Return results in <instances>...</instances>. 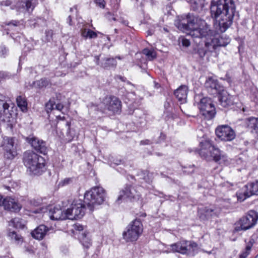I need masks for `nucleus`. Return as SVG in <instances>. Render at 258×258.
<instances>
[{
    "label": "nucleus",
    "instance_id": "52",
    "mask_svg": "<svg viewBox=\"0 0 258 258\" xmlns=\"http://www.w3.org/2000/svg\"><path fill=\"white\" fill-rule=\"evenodd\" d=\"M95 60L96 63L97 65H100V64L99 63V56L96 55L95 56Z\"/></svg>",
    "mask_w": 258,
    "mask_h": 258
},
{
    "label": "nucleus",
    "instance_id": "31",
    "mask_svg": "<svg viewBox=\"0 0 258 258\" xmlns=\"http://www.w3.org/2000/svg\"><path fill=\"white\" fill-rule=\"evenodd\" d=\"M17 103L19 107L22 111H25L27 110V103L25 98L19 96L16 99Z\"/></svg>",
    "mask_w": 258,
    "mask_h": 258
},
{
    "label": "nucleus",
    "instance_id": "16",
    "mask_svg": "<svg viewBox=\"0 0 258 258\" xmlns=\"http://www.w3.org/2000/svg\"><path fill=\"white\" fill-rule=\"evenodd\" d=\"M27 141L38 152L45 154L47 152L46 143L41 140L34 137H29L26 139Z\"/></svg>",
    "mask_w": 258,
    "mask_h": 258
},
{
    "label": "nucleus",
    "instance_id": "7",
    "mask_svg": "<svg viewBox=\"0 0 258 258\" xmlns=\"http://www.w3.org/2000/svg\"><path fill=\"white\" fill-rule=\"evenodd\" d=\"M200 146L199 154L201 157H204L208 160L213 159L217 161L220 160L221 151L219 149L213 146L210 141L201 142Z\"/></svg>",
    "mask_w": 258,
    "mask_h": 258
},
{
    "label": "nucleus",
    "instance_id": "59",
    "mask_svg": "<svg viewBox=\"0 0 258 258\" xmlns=\"http://www.w3.org/2000/svg\"><path fill=\"white\" fill-rule=\"evenodd\" d=\"M57 117V118H59L60 119H62V120H63L64 119V116L61 117L60 116H58Z\"/></svg>",
    "mask_w": 258,
    "mask_h": 258
},
{
    "label": "nucleus",
    "instance_id": "2",
    "mask_svg": "<svg viewBox=\"0 0 258 258\" xmlns=\"http://www.w3.org/2000/svg\"><path fill=\"white\" fill-rule=\"evenodd\" d=\"M23 160L27 171L30 174L39 175L45 171V159L32 151L25 152L23 155Z\"/></svg>",
    "mask_w": 258,
    "mask_h": 258
},
{
    "label": "nucleus",
    "instance_id": "46",
    "mask_svg": "<svg viewBox=\"0 0 258 258\" xmlns=\"http://www.w3.org/2000/svg\"><path fill=\"white\" fill-rule=\"evenodd\" d=\"M63 108V105L61 103H56L55 102L54 109H56L59 111H61Z\"/></svg>",
    "mask_w": 258,
    "mask_h": 258
},
{
    "label": "nucleus",
    "instance_id": "3",
    "mask_svg": "<svg viewBox=\"0 0 258 258\" xmlns=\"http://www.w3.org/2000/svg\"><path fill=\"white\" fill-rule=\"evenodd\" d=\"M106 193L104 188L101 186H94L84 195V203L93 211L94 207L102 204L105 200Z\"/></svg>",
    "mask_w": 258,
    "mask_h": 258
},
{
    "label": "nucleus",
    "instance_id": "24",
    "mask_svg": "<svg viewBox=\"0 0 258 258\" xmlns=\"http://www.w3.org/2000/svg\"><path fill=\"white\" fill-rule=\"evenodd\" d=\"M235 12V6L233 0H227V16L228 15V21L230 25Z\"/></svg>",
    "mask_w": 258,
    "mask_h": 258
},
{
    "label": "nucleus",
    "instance_id": "1",
    "mask_svg": "<svg viewBox=\"0 0 258 258\" xmlns=\"http://www.w3.org/2000/svg\"><path fill=\"white\" fill-rule=\"evenodd\" d=\"M210 10L212 17L215 19L214 26L217 32L216 34L204 20L190 14L181 16L175 25L182 31H189L192 37L205 38V45L215 49L217 46L226 45L225 38L219 34L226 31V0H212Z\"/></svg>",
    "mask_w": 258,
    "mask_h": 258
},
{
    "label": "nucleus",
    "instance_id": "15",
    "mask_svg": "<svg viewBox=\"0 0 258 258\" xmlns=\"http://www.w3.org/2000/svg\"><path fill=\"white\" fill-rule=\"evenodd\" d=\"M14 139L6 137L4 139L3 149L4 156L8 159H13L17 155L16 148L14 147Z\"/></svg>",
    "mask_w": 258,
    "mask_h": 258
},
{
    "label": "nucleus",
    "instance_id": "21",
    "mask_svg": "<svg viewBox=\"0 0 258 258\" xmlns=\"http://www.w3.org/2000/svg\"><path fill=\"white\" fill-rule=\"evenodd\" d=\"M246 126L251 130V132L258 138V118L251 117L244 120Z\"/></svg>",
    "mask_w": 258,
    "mask_h": 258
},
{
    "label": "nucleus",
    "instance_id": "30",
    "mask_svg": "<svg viewBox=\"0 0 258 258\" xmlns=\"http://www.w3.org/2000/svg\"><path fill=\"white\" fill-rule=\"evenodd\" d=\"M88 234L86 232H82L81 233L82 237L80 238L82 245L86 248H89L91 245V239L88 236Z\"/></svg>",
    "mask_w": 258,
    "mask_h": 258
},
{
    "label": "nucleus",
    "instance_id": "40",
    "mask_svg": "<svg viewBox=\"0 0 258 258\" xmlns=\"http://www.w3.org/2000/svg\"><path fill=\"white\" fill-rule=\"evenodd\" d=\"M195 170V166L194 165H189L188 167H184L183 172L187 174L192 173Z\"/></svg>",
    "mask_w": 258,
    "mask_h": 258
},
{
    "label": "nucleus",
    "instance_id": "19",
    "mask_svg": "<svg viewBox=\"0 0 258 258\" xmlns=\"http://www.w3.org/2000/svg\"><path fill=\"white\" fill-rule=\"evenodd\" d=\"M3 204L6 210L14 212H18L22 208V206L19 203L10 197L4 199Z\"/></svg>",
    "mask_w": 258,
    "mask_h": 258
},
{
    "label": "nucleus",
    "instance_id": "9",
    "mask_svg": "<svg viewBox=\"0 0 258 258\" xmlns=\"http://www.w3.org/2000/svg\"><path fill=\"white\" fill-rule=\"evenodd\" d=\"M198 107L206 119L210 120L214 117L216 114L215 107L210 98L203 97L201 99Z\"/></svg>",
    "mask_w": 258,
    "mask_h": 258
},
{
    "label": "nucleus",
    "instance_id": "56",
    "mask_svg": "<svg viewBox=\"0 0 258 258\" xmlns=\"http://www.w3.org/2000/svg\"><path fill=\"white\" fill-rule=\"evenodd\" d=\"M154 84H155V87L156 88H158L160 87V85L158 83L154 82Z\"/></svg>",
    "mask_w": 258,
    "mask_h": 258
},
{
    "label": "nucleus",
    "instance_id": "49",
    "mask_svg": "<svg viewBox=\"0 0 258 258\" xmlns=\"http://www.w3.org/2000/svg\"><path fill=\"white\" fill-rule=\"evenodd\" d=\"M31 204L34 206H38L40 204V202L36 201L35 200L31 201Z\"/></svg>",
    "mask_w": 258,
    "mask_h": 258
},
{
    "label": "nucleus",
    "instance_id": "29",
    "mask_svg": "<svg viewBox=\"0 0 258 258\" xmlns=\"http://www.w3.org/2000/svg\"><path fill=\"white\" fill-rule=\"evenodd\" d=\"M81 35L85 39H92L97 37V33L90 29H83L81 30Z\"/></svg>",
    "mask_w": 258,
    "mask_h": 258
},
{
    "label": "nucleus",
    "instance_id": "11",
    "mask_svg": "<svg viewBox=\"0 0 258 258\" xmlns=\"http://www.w3.org/2000/svg\"><path fill=\"white\" fill-rule=\"evenodd\" d=\"M236 195L238 200L240 201L252 195H258V180L245 185Z\"/></svg>",
    "mask_w": 258,
    "mask_h": 258
},
{
    "label": "nucleus",
    "instance_id": "50",
    "mask_svg": "<svg viewBox=\"0 0 258 258\" xmlns=\"http://www.w3.org/2000/svg\"><path fill=\"white\" fill-rule=\"evenodd\" d=\"M110 15V17L108 18L109 20H113L114 21H118V19H117L114 16H112L111 14H109Z\"/></svg>",
    "mask_w": 258,
    "mask_h": 258
},
{
    "label": "nucleus",
    "instance_id": "39",
    "mask_svg": "<svg viewBox=\"0 0 258 258\" xmlns=\"http://www.w3.org/2000/svg\"><path fill=\"white\" fill-rule=\"evenodd\" d=\"M73 179L74 178L72 177L65 178L59 182V185L63 186L69 185L73 182Z\"/></svg>",
    "mask_w": 258,
    "mask_h": 258
},
{
    "label": "nucleus",
    "instance_id": "18",
    "mask_svg": "<svg viewBox=\"0 0 258 258\" xmlns=\"http://www.w3.org/2000/svg\"><path fill=\"white\" fill-rule=\"evenodd\" d=\"M37 3V0H25L17 3L16 6H12V9H16L19 11H26L31 12L34 9Z\"/></svg>",
    "mask_w": 258,
    "mask_h": 258
},
{
    "label": "nucleus",
    "instance_id": "20",
    "mask_svg": "<svg viewBox=\"0 0 258 258\" xmlns=\"http://www.w3.org/2000/svg\"><path fill=\"white\" fill-rule=\"evenodd\" d=\"M254 235L252 236V238L247 244L244 250L242 251L241 254L238 255L237 251L234 250L228 256L227 258H246L248 255L250 253L251 247L254 243Z\"/></svg>",
    "mask_w": 258,
    "mask_h": 258
},
{
    "label": "nucleus",
    "instance_id": "38",
    "mask_svg": "<svg viewBox=\"0 0 258 258\" xmlns=\"http://www.w3.org/2000/svg\"><path fill=\"white\" fill-rule=\"evenodd\" d=\"M55 101L52 99H50L49 102L46 104V110L47 112L54 109Z\"/></svg>",
    "mask_w": 258,
    "mask_h": 258
},
{
    "label": "nucleus",
    "instance_id": "53",
    "mask_svg": "<svg viewBox=\"0 0 258 258\" xmlns=\"http://www.w3.org/2000/svg\"><path fill=\"white\" fill-rule=\"evenodd\" d=\"M118 78L120 80H121L122 81H123V82H124V81H125V79H126V78H124V77H122V76H118Z\"/></svg>",
    "mask_w": 258,
    "mask_h": 258
},
{
    "label": "nucleus",
    "instance_id": "12",
    "mask_svg": "<svg viewBox=\"0 0 258 258\" xmlns=\"http://www.w3.org/2000/svg\"><path fill=\"white\" fill-rule=\"evenodd\" d=\"M11 101L10 98L0 94V120L9 121L12 114L9 110Z\"/></svg>",
    "mask_w": 258,
    "mask_h": 258
},
{
    "label": "nucleus",
    "instance_id": "47",
    "mask_svg": "<svg viewBox=\"0 0 258 258\" xmlns=\"http://www.w3.org/2000/svg\"><path fill=\"white\" fill-rule=\"evenodd\" d=\"M0 4L2 6H9L12 4V2L10 0H6L0 2Z\"/></svg>",
    "mask_w": 258,
    "mask_h": 258
},
{
    "label": "nucleus",
    "instance_id": "45",
    "mask_svg": "<svg viewBox=\"0 0 258 258\" xmlns=\"http://www.w3.org/2000/svg\"><path fill=\"white\" fill-rule=\"evenodd\" d=\"M181 42H182V45L185 47H188L190 44V41H189V40H188L187 39H186V38H182Z\"/></svg>",
    "mask_w": 258,
    "mask_h": 258
},
{
    "label": "nucleus",
    "instance_id": "41",
    "mask_svg": "<svg viewBox=\"0 0 258 258\" xmlns=\"http://www.w3.org/2000/svg\"><path fill=\"white\" fill-rule=\"evenodd\" d=\"M74 230L76 231H78L79 232H82L84 230V226L79 223L75 224L73 225Z\"/></svg>",
    "mask_w": 258,
    "mask_h": 258
},
{
    "label": "nucleus",
    "instance_id": "55",
    "mask_svg": "<svg viewBox=\"0 0 258 258\" xmlns=\"http://www.w3.org/2000/svg\"><path fill=\"white\" fill-rule=\"evenodd\" d=\"M4 200L3 197L0 195V206L3 204Z\"/></svg>",
    "mask_w": 258,
    "mask_h": 258
},
{
    "label": "nucleus",
    "instance_id": "14",
    "mask_svg": "<svg viewBox=\"0 0 258 258\" xmlns=\"http://www.w3.org/2000/svg\"><path fill=\"white\" fill-rule=\"evenodd\" d=\"M105 109L113 113L120 112L121 102L119 99L115 96L106 97L103 100Z\"/></svg>",
    "mask_w": 258,
    "mask_h": 258
},
{
    "label": "nucleus",
    "instance_id": "51",
    "mask_svg": "<svg viewBox=\"0 0 258 258\" xmlns=\"http://www.w3.org/2000/svg\"><path fill=\"white\" fill-rule=\"evenodd\" d=\"M121 23H122V24L124 25H126L127 26L128 24V22L126 20H119V21Z\"/></svg>",
    "mask_w": 258,
    "mask_h": 258
},
{
    "label": "nucleus",
    "instance_id": "32",
    "mask_svg": "<svg viewBox=\"0 0 258 258\" xmlns=\"http://www.w3.org/2000/svg\"><path fill=\"white\" fill-rule=\"evenodd\" d=\"M11 224L16 228H23L25 225L24 221L18 217L13 219Z\"/></svg>",
    "mask_w": 258,
    "mask_h": 258
},
{
    "label": "nucleus",
    "instance_id": "6",
    "mask_svg": "<svg viewBox=\"0 0 258 258\" xmlns=\"http://www.w3.org/2000/svg\"><path fill=\"white\" fill-rule=\"evenodd\" d=\"M257 220L258 213L255 211L250 210L237 221L235 224L234 230L239 231L249 229L256 224Z\"/></svg>",
    "mask_w": 258,
    "mask_h": 258
},
{
    "label": "nucleus",
    "instance_id": "22",
    "mask_svg": "<svg viewBox=\"0 0 258 258\" xmlns=\"http://www.w3.org/2000/svg\"><path fill=\"white\" fill-rule=\"evenodd\" d=\"M48 230L45 225H40L31 232V235L36 239L41 240L45 236Z\"/></svg>",
    "mask_w": 258,
    "mask_h": 258
},
{
    "label": "nucleus",
    "instance_id": "27",
    "mask_svg": "<svg viewBox=\"0 0 258 258\" xmlns=\"http://www.w3.org/2000/svg\"><path fill=\"white\" fill-rule=\"evenodd\" d=\"M8 235L12 241L16 244H21L23 241V238L21 235L17 234L15 231H10Z\"/></svg>",
    "mask_w": 258,
    "mask_h": 258
},
{
    "label": "nucleus",
    "instance_id": "8",
    "mask_svg": "<svg viewBox=\"0 0 258 258\" xmlns=\"http://www.w3.org/2000/svg\"><path fill=\"white\" fill-rule=\"evenodd\" d=\"M143 232V226L140 220L133 221L123 233V237L127 242L136 241Z\"/></svg>",
    "mask_w": 258,
    "mask_h": 258
},
{
    "label": "nucleus",
    "instance_id": "26",
    "mask_svg": "<svg viewBox=\"0 0 258 258\" xmlns=\"http://www.w3.org/2000/svg\"><path fill=\"white\" fill-rule=\"evenodd\" d=\"M205 0H189L191 8L193 11L200 12L204 7Z\"/></svg>",
    "mask_w": 258,
    "mask_h": 258
},
{
    "label": "nucleus",
    "instance_id": "61",
    "mask_svg": "<svg viewBox=\"0 0 258 258\" xmlns=\"http://www.w3.org/2000/svg\"><path fill=\"white\" fill-rule=\"evenodd\" d=\"M68 19H69L70 22H71V17L70 16H69Z\"/></svg>",
    "mask_w": 258,
    "mask_h": 258
},
{
    "label": "nucleus",
    "instance_id": "4",
    "mask_svg": "<svg viewBox=\"0 0 258 258\" xmlns=\"http://www.w3.org/2000/svg\"><path fill=\"white\" fill-rule=\"evenodd\" d=\"M173 252H178L187 255H193L198 252V245L192 241L180 240L170 245Z\"/></svg>",
    "mask_w": 258,
    "mask_h": 258
},
{
    "label": "nucleus",
    "instance_id": "36",
    "mask_svg": "<svg viewBox=\"0 0 258 258\" xmlns=\"http://www.w3.org/2000/svg\"><path fill=\"white\" fill-rule=\"evenodd\" d=\"M204 214L207 218H209L214 215H216L217 214L214 210L206 207L204 209Z\"/></svg>",
    "mask_w": 258,
    "mask_h": 258
},
{
    "label": "nucleus",
    "instance_id": "10",
    "mask_svg": "<svg viewBox=\"0 0 258 258\" xmlns=\"http://www.w3.org/2000/svg\"><path fill=\"white\" fill-rule=\"evenodd\" d=\"M85 205L80 200H75L66 210L68 219L74 220L81 218L85 214Z\"/></svg>",
    "mask_w": 258,
    "mask_h": 258
},
{
    "label": "nucleus",
    "instance_id": "57",
    "mask_svg": "<svg viewBox=\"0 0 258 258\" xmlns=\"http://www.w3.org/2000/svg\"><path fill=\"white\" fill-rule=\"evenodd\" d=\"M163 31L165 33H168L169 32L168 30L166 28H163Z\"/></svg>",
    "mask_w": 258,
    "mask_h": 258
},
{
    "label": "nucleus",
    "instance_id": "54",
    "mask_svg": "<svg viewBox=\"0 0 258 258\" xmlns=\"http://www.w3.org/2000/svg\"><path fill=\"white\" fill-rule=\"evenodd\" d=\"M121 162V161L120 160H117L116 162H114V163L115 165H119Z\"/></svg>",
    "mask_w": 258,
    "mask_h": 258
},
{
    "label": "nucleus",
    "instance_id": "25",
    "mask_svg": "<svg viewBox=\"0 0 258 258\" xmlns=\"http://www.w3.org/2000/svg\"><path fill=\"white\" fill-rule=\"evenodd\" d=\"M116 64L117 62L115 58L105 57L102 59L100 66L104 69H109L111 68H115Z\"/></svg>",
    "mask_w": 258,
    "mask_h": 258
},
{
    "label": "nucleus",
    "instance_id": "5",
    "mask_svg": "<svg viewBox=\"0 0 258 258\" xmlns=\"http://www.w3.org/2000/svg\"><path fill=\"white\" fill-rule=\"evenodd\" d=\"M205 87L208 91L211 94H217V97L219 104L226 107V92L224 87L221 86L217 80L209 78L205 82Z\"/></svg>",
    "mask_w": 258,
    "mask_h": 258
},
{
    "label": "nucleus",
    "instance_id": "34",
    "mask_svg": "<svg viewBox=\"0 0 258 258\" xmlns=\"http://www.w3.org/2000/svg\"><path fill=\"white\" fill-rule=\"evenodd\" d=\"M49 84V81L46 78L41 79L34 82V85L39 88L46 87V86H48Z\"/></svg>",
    "mask_w": 258,
    "mask_h": 258
},
{
    "label": "nucleus",
    "instance_id": "13",
    "mask_svg": "<svg viewBox=\"0 0 258 258\" xmlns=\"http://www.w3.org/2000/svg\"><path fill=\"white\" fill-rule=\"evenodd\" d=\"M140 197V194L136 190L134 187L131 185H126L120 191L118 197L116 200V202L119 204L122 200H136L138 199Z\"/></svg>",
    "mask_w": 258,
    "mask_h": 258
},
{
    "label": "nucleus",
    "instance_id": "60",
    "mask_svg": "<svg viewBox=\"0 0 258 258\" xmlns=\"http://www.w3.org/2000/svg\"><path fill=\"white\" fill-rule=\"evenodd\" d=\"M127 83L128 84H130V85H132V86H134V85H133V84H132V83H131V82H130V81H127Z\"/></svg>",
    "mask_w": 258,
    "mask_h": 258
},
{
    "label": "nucleus",
    "instance_id": "58",
    "mask_svg": "<svg viewBox=\"0 0 258 258\" xmlns=\"http://www.w3.org/2000/svg\"><path fill=\"white\" fill-rule=\"evenodd\" d=\"M169 105V103L168 102H166L164 104V106L165 108H167Z\"/></svg>",
    "mask_w": 258,
    "mask_h": 258
},
{
    "label": "nucleus",
    "instance_id": "62",
    "mask_svg": "<svg viewBox=\"0 0 258 258\" xmlns=\"http://www.w3.org/2000/svg\"><path fill=\"white\" fill-rule=\"evenodd\" d=\"M114 31H115V33H116L118 32V31H117V30L116 29H114Z\"/></svg>",
    "mask_w": 258,
    "mask_h": 258
},
{
    "label": "nucleus",
    "instance_id": "48",
    "mask_svg": "<svg viewBox=\"0 0 258 258\" xmlns=\"http://www.w3.org/2000/svg\"><path fill=\"white\" fill-rule=\"evenodd\" d=\"M152 143V142L150 140L148 139L142 140L140 142V144L142 145H150Z\"/></svg>",
    "mask_w": 258,
    "mask_h": 258
},
{
    "label": "nucleus",
    "instance_id": "33",
    "mask_svg": "<svg viewBox=\"0 0 258 258\" xmlns=\"http://www.w3.org/2000/svg\"><path fill=\"white\" fill-rule=\"evenodd\" d=\"M143 53L147 56L149 60H152L156 57V52L153 49L145 48L143 50Z\"/></svg>",
    "mask_w": 258,
    "mask_h": 258
},
{
    "label": "nucleus",
    "instance_id": "17",
    "mask_svg": "<svg viewBox=\"0 0 258 258\" xmlns=\"http://www.w3.org/2000/svg\"><path fill=\"white\" fill-rule=\"evenodd\" d=\"M46 214L52 220H63L68 219L66 211L64 212L60 208L54 207L49 208Z\"/></svg>",
    "mask_w": 258,
    "mask_h": 258
},
{
    "label": "nucleus",
    "instance_id": "35",
    "mask_svg": "<svg viewBox=\"0 0 258 258\" xmlns=\"http://www.w3.org/2000/svg\"><path fill=\"white\" fill-rule=\"evenodd\" d=\"M236 134L234 131L230 126L227 125V141H230L235 139Z\"/></svg>",
    "mask_w": 258,
    "mask_h": 258
},
{
    "label": "nucleus",
    "instance_id": "44",
    "mask_svg": "<svg viewBox=\"0 0 258 258\" xmlns=\"http://www.w3.org/2000/svg\"><path fill=\"white\" fill-rule=\"evenodd\" d=\"M95 4L100 8L104 9L105 6V2L104 0H95Z\"/></svg>",
    "mask_w": 258,
    "mask_h": 258
},
{
    "label": "nucleus",
    "instance_id": "64",
    "mask_svg": "<svg viewBox=\"0 0 258 258\" xmlns=\"http://www.w3.org/2000/svg\"><path fill=\"white\" fill-rule=\"evenodd\" d=\"M255 258H258V254L255 257Z\"/></svg>",
    "mask_w": 258,
    "mask_h": 258
},
{
    "label": "nucleus",
    "instance_id": "28",
    "mask_svg": "<svg viewBox=\"0 0 258 258\" xmlns=\"http://www.w3.org/2000/svg\"><path fill=\"white\" fill-rule=\"evenodd\" d=\"M217 138L221 141H224L226 138V125L218 126L215 131Z\"/></svg>",
    "mask_w": 258,
    "mask_h": 258
},
{
    "label": "nucleus",
    "instance_id": "42",
    "mask_svg": "<svg viewBox=\"0 0 258 258\" xmlns=\"http://www.w3.org/2000/svg\"><path fill=\"white\" fill-rule=\"evenodd\" d=\"M19 24V22L17 21H12L10 22L8 24V26L10 27L8 28V29L10 30V29H12L13 27H17L18 26Z\"/></svg>",
    "mask_w": 258,
    "mask_h": 258
},
{
    "label": "nucleus",
    "instance_id": "37",
    "mask_svg": "<svg viewBox=\"0 0 258 258\" xmlns=\"http://www.w3.org/2000/svg\"><path fill=\"white\" fill-rule=\"evenodd\" d=\"M9 53L8 48L4 44L0 45V56L1 57H6Z\"/></svg>",
    "mask_w": 258,
    "mask_h": 258
},
{
    "label": "nucleus",
    "instance_id": "63",
    "mask_svg": "<svg viewBox=\"0 0 258 258\" xmlns=\"http://www.w3.org/2000/svg\"><path fill=\"white\" fill-rule=\"evenodd\" d=\"M242 110H243V112H244L245 111V108H243Z\"/></svg>",
    "mask_w": 258,
    "mask_h": 258
},
{
    "label": "nucleus",
    "instance_id": "23",
    "mask_svg": "<svg viewBox=\"0 0 258 258\" xmlns=\"http://www.w3.org/2000/svg\"><path fill=\"white\" fill-rule=\"evenodd\" d=\"M174 94L179 101H185L187 95V87L185 85L180 86L174 91Z\"/></svg>",
    "mask_w": 258,
    "mask_h": 258
},
{
    "label": "nucleus",
    "instance_id": "43",
    "mask_svg": "<svg viewBox=\"0 0 258 258\" xmlns=\"http://www.w3.org/2000/svg\"><path fill=\"white\" fill-rule=\"evenodd\" d=\"M236 100L237 99L235 96H230L229 98H227V106L233 104Z\"/></svg>",
    "mask_w": 258,
    "mask_h": 258
}]
</instances>
